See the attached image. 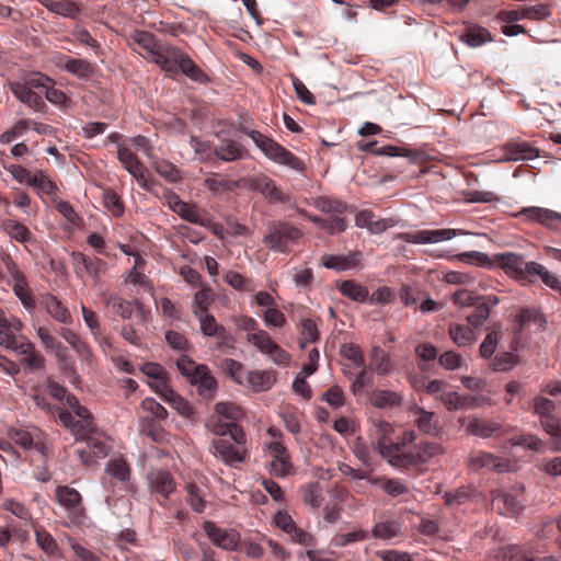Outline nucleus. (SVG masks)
I'll return each mask as SVG.
<instances>
[{
	"mask_svg": "<svg viewBox=\"0 0 561 561\" xmlns=\"http://www.w3.org/2000/svg\"><path fill=\"white\" fill-rule=\"evenodd\" d=\"M458 259L462 262L468 260L474 261L479 266H491L496 263L506 274L516 279L527 280L530 276V262H526L519 254L513 252L497 253L493 255V260L488 254L479 251H470L458 254Z\"/></svg>",
	"mask_w": 561,
	"mask_h": 561,
	"instance_id": "obj_1",
	"label": "nucleus"
},
{
	"mask_svg": "<svg viewBox=\"0 0 561 561\" xmlns=\"http://www.w3.org/2000/svg\"><path fill=\"white\" fill-rule=\"evenodd\" d=\"M243 131L253 140L256 147L260 148L267 159L296 171H301L304 169V163L299 158L294 156L289 150L273 139L256 130L243 129Z\"/></svg>",
	"mask_w": 561,
	"mask_h": 561,
	"instance_id": "obj_2",
	"label": "nucleus"
},
{
	"mask_svg": "<svg viewBox=\"0 0 561 561\" xmlns=\"http://www.w3.org/2000/svg\"><path fill=\"white\" fill-rule=\"evenodd\" d=\"M51 415H54L65 428L70 431L76 440L83 439L88 434H92L95 431L90 411L81 404L72 411V413L64 408H55L54 411L51 410Z\"/></svg>",
	"mask_w": 561,
	"mask_h": 561,
	"instance_id": "obj_3",
	"label": "nucleus"
},
{
	"mask_svg": "<svg viewBox=\"0 0 561 561\" xmlns=\"http://www.w3.org/2000/svg\"><path fill=\"white\" fill-rule=\"evenodd\" d=\"M302 237V232L286 221L268 225L263 237L264 244L276 252L287 253L290 244L296 243Z\"/></svg>",
	"mask_w": 561,
	"mask_h": 561,
	"instance_id": "obj_4",
	"label": "nucleus"
},
{
	"mask_svg": "<svg viewBox=\"0 0 561 561\" xmlns=\"http://www.w3.org/2000/svg\"><path fill=\"white\" fill-rule=\"evenodd\" d=\"M391 433L392 426L388 422L381 419H375L371 421V446L382 458L394 467V460H398L402 447L400 444H388Z\"/></svg>",
	"mask_w": 561,
	"mask_h": 561,
	"instance_id": "obj_5",
	"label": "nucleus"
},
{
	"mask_svg": "<svg viewBox=\"0 0 561 561\" xmlns=\"http://www.w3.org/2000/svg\"><path fill=\"white\" fill-rule=\"evenodd\" d=\"M8 437L21 448L35 449L44 459L53 455V448L48 443L46 434L39 428L26 431L23 428H9Z\"/></svg>",
	"mask_w": 561,
	"mask_h": 561,
	"instance_id": "obj_6",
	"label": "nucleus"
},
{
	"mask_svg": "<svg viewBox=\"0 0 561 561\" xmlns=\"http://www.w3.org/2000/svg\"><path fill=\"white\" fill-rule=\"evenodd\" d=\"M523 493L522 485L510 491H493L492 505L501 515L516 517L525 508Z\"/></svg>",
	"mask_w": 561,
	"mask_h": 561,
	"instance_id": "obj_7",
	"label": "nucleus"
},
{
	"mask_svg": "<svg viewBox=\"0 0 561 561\" xmlns=\"http://www.w3.org/2000/svg\"><path fill=\"white\" fill-rule=\"evenodd\" d=\"M445 454V448L439 443L421 442L415 451L401 450L394 467L405 468L409 466L425 463L431 459Z\"/></svg>",
	"mask_w": 561,
	"mask_h": 561,
	"instance_id": "obj_8",
	"label": "nucleus"
},
{
	"mask_svg": "<svg viewBox=\"0 0 561 561\" xmlns=\"http://www.w3.org/2000/svg\"><path fill=\"white\" fill-rule=\"evenodd\" d=\"M247 340L263 355L268 356L276 365H287L289 363V354L280 348L266 331L257 330L249 333Z\"/></svg>",
	"mask_w": 561,
	"mask_h": 561,
	"instance_id": "obj_9",
	"label": "nucleus"
},
{
	"mask_svg": "<svg viewBox=\"0 0 561 561\" xmlns=\"http://www.w3.org/2000/svg\"><path fill=\"white\" fill-rule=\"evenodd\" d=\"M70 257L73 272L79 278L88 276L96 282L107 271V263L96 256L73 251Z\"/></svg>",
	"mask_w": 561,
	"mask_h": 561,
	"instance_id": "obj_10",
	"label": "nucleus"
},
{
	"mask_svg": "<svg viewBox=\"0 0 561 561\" xmlns=\"http://www.w3.org/2000/svg\"><path fill=\"white\" fill-rule=\"evenodd\" d=\"M209 451L216 458H219L225 465L232 468H236L248 457V449L245 446L234 445L231 440L226 438L214 439L209 447Z\"/></svg>",
	"mask_w": 561,
	"mask_h": 561,
	"instance_id": "obj_11",
	"label": "nucleus"
},
{
	"mask_svg": "<svg viewBox=\"0 0 561 561\" xmlns=\"http://www.w3.org/2000/svg\"><path fill=\"white\" fill-rule=\"evenodd\" d=\"M251 190L261 193L270 203H289L290 196L283 192L275 182L265 174H257L248 180Z\"/></svg>",
	"mask_w": 561,
	"mask_h": 561,
	"instance_id": "obj_12",
	"label": "nucleus"
},
{
	"mask_svg": "<svg viewBox=\"0 0 561 561\" xmlns=\"http://www.w3.org/2000/svg\"><path fill=\"white\" fill-rule=\"evenodd\" d=\"M461 234H469V232L457 229L421 230L413 233H400L398 234V238L410 243L426 244L450 240Z\"/></svg>",
	"mask_w": 561,
	"mask_h": 561,
	"instance_id": "obj_13",
	"label": "nucleus"
},
{
	"mask_svg": "<svg viewBox=\"0 0 561 561\" xmlns=\"http://www.w3.org/2000/svg\"><path fill=\"white\" fill-rule=\"evenodd\" d=\"M203 528L211 542L220 549L233 551L240 543V535L234 529L217 527L209 520L204 522Z\"/></svg>",
	"mask_w": 561,
	"mask_h": 561,
	"instance_id": "obj_14",
	"label": "nucleus"
},
{
	"mask_svg": "<svg viewBox=\"0 0 561 561\" xmlns=\"http://www.w3.org/2000/svg\"><path fill=\"white\" fill-rule=\"evenodd\" d=\"M468 466L472 470L490 469L500 473L508 472L513 468L508 459L496 457L486 451L472 453L468 458Z\"/></svg>",
	"mask_w": 561,
	"mask_h": 561,
	"instance_id": "obj_15",
	"label": "nucleus"
},
{
	"mask_svg": "<svg viewBox=\"0 0 561 561\" xmlns=\"http://www.w3.org/2000/svg\"><path fill=\"white\" fill-rule=\"evenodd\" d=\"M414 423L424 434L436 436L440 432L439 420L434 412L426 411L424 408L414 405L411 409Z\"/></svg>",
	"mask_w": 561,
	"mask_h": 561,
	"instance_id": "obj_16",
	"label": "nucleus"
},
{
	"mask_svg": "<svg viewBox=\"0 0 561 561\" xmlns=\"http://www.w3.org/2000/svg\"><path fill=\"white\" fill-rule=\"evenodd\" d=\"M247 150L244 147L229 138L220 139L219 144L214 147V156L224 162H233L244 158Z\"/></svg>",
	"mask_w": 561,
	"mask_h": 561,
	"instance_id": "obj_17",
	"label": "nucleus"
},
{
	"mask_svg": "<svg viewBox=\"0 0 561 561\" xmlns=\"http://www.w3.org/2000/svg\"><path fill=\"white\" fill-rule=\"evenodd\" d=\"M10 87L12 93L19 101L26 104L34 111L44 112V110L46 108L44 100L39 94L34 92L30 85H27L26 83H22L21 81H16L12 82Z\"/></svg>",
	"mask_w": 561,
	"mask_h": 561,
	"instance_id": "obj_18",
	"label": "nucleus"
},
{
	"mask_svg": "<svg viewBox=\"0 0 561 561\" xmlns=\"http://www.w3.org/2000/svg\"><path fill=\"white\" fill-rule=\"evenodd\" d=\"M190 382L197 387L198 394L204 398H213L216 393L217 381L206 365H199V370Z\"/></svg>",
	"mask_w": 561,
	"mask_h": 561,
	"instance_id": "obj_19",
	"label": "nucleus"
},
{
	"mask_svg": "<svg viewBox=\"0 0 561 561\" xmlns=\"http://www.w3.org/2000/svg\"><path fill=\"white\" fill-rule=\"evenodd\" d=\"M403 396L391 390L375 389L369 394V402L373 407L382 410H390L401 405Z\"/></svg>",
	"mask_w": 561,
	"mask_h": 561,
	"instance_id": "obj_20",
	"label": "nucleus"
},
{
	"mask_svg": "<svg viewBox=\"0 0 561 561\" xmlns=\"http://www.w3.org/2000/svg\"><path fill=\"white\" fill-rule=\"evenodd\" d=\"M168 203L171 209L181 218L201 226L206 224L205 218L199 214L196 207L181 201L179 196H170Z\"/></svg>",
	"mask_w": 561,
	"mask_h": 561,
	"instance_id": "obj_21",
	"label": "nucleus"
},
{
	"mask_svg": "<svg viewBox=\"0 0 561 561\" xmlns=\"http://www.w3.org/2000/svg\"><path fill=\"white\" fill-rule=\"evenodd\" d=\"M56 497L59 504L72 515L79 516L82 513L81 495L77 490L65 485L58 486L56 489Z\"/></svg>",
	"mask_w": 561,
	"mask_h": 561,
	"instance_id": "obj_22",
	"label": "nucleus"
},
{
	"mask_svg": "<svg viewBox=\"0 0 561 561\" xmlns=\"http://www.w3.org/2000/svg\"><path fill=\"white\" fill-rule=\"evenodd\" d=\"M502 426L494 421L472 417L469 420L467 431L471 435L490 438L501 434Z\"/></svg>",
	"mask_w": 561,
	"mask_h": 561,
	"instance_id": "obj_23",
	"label": "nucleus"
},
{
	"mask_svg": "<svg viewBox=\"0 0 561 561\" xmlns=\"http://www.w3.org/2000/svg\"><path fill=\"white\" fill-rule=\"evenodd\" d=\"M148 480L150 489L165 499L175 490L173 477L168 471L152 472L148 476Z\"/></svg>",
	"mask_w": 561,
	"mask_h": 561,
	"instance_id": "obj_24",
	"label": "nucleus"
},
{
	"mask_svg": "<svg viewBox=\"0 0 561 561\" xmlns=\"http://www.w3.org/2000/svg\"><path fill=\"white\" fill-rule=\"evenodd\" d=\"M180 53L181 50L173 46L161 47L158 53L153 54L151 60L165 72H175L179 66L178 60L180 58L178 56Z\"/></svg>",
	"mask_w": 561,
	"mask_h": 561,
	"instance_id": "obj_25",
	"label": "nucleus"
},
{
	"mask_svg": "<svg viewBox=\"0 0 561 561\" xmlns=\"http://www.w3.org/2000/svg\"><path fill=\"white\" fill-rule=\"evenodd\" d=\"M529 220L551 228L552 224L561 225V214L542 207H527L522 210Z\"/></svg>",
	"mask_w": 561,
	"mask_h": 561,
	"instance_id": "obj_26",
	"label": "nucleus"
},
{
	"mask_svg": "<svg viewBox=\"0 0 561 561\" xmlns=\"http://www.w3.org/2000/svg\"><path fill=\"white\" fill-rule=\"evenodd\" d=\"M401 523L396 518L381 519L374 525L371 536L379 540H390L401 535Z\"/></svg>",
	"mask_w": 561,
	"mask_h": 561,
	"instance_id": "obj_27",
	"label": "nucleus"
},
{
	"mask_svg": "<svg viewBox=\"0 0 561 561\" xmlns=\"http://www.w3.org/2000/svg\"><path fill=\"white\" fill-rule=\"evenodd\" d=\"M117 158L123 167L137 180L144 179L145 167L133 153V151L126 147L119 146L117 149Z\"/></svg>",
	"mask_w": 561,
	"mask_h": 561,
	"instance_id": "obj_28",
	"label": "nucleus"
},
{
	"mask_svg": "<svg viewBox=\"0 0 561 561\" xmlns=\"http://www.w3.org/2000/svg\"><path fill=\"white\" fill-rule=\"evenodd\" d=\"M36 545L48 557H60L59 547L54 537L42 526L33 524Z\"/></svg>",
	"mask_w": 561,
	"mask_h": 561,
	"instance_id": "obj_29",
	"label": "nucleus"
},
{
	"mask_svg": "<svg viewBox=\"0 0 561 561\" xmlns=\"http://www.w3.org/2000/svg\"><path fill=\"white\" fill-rule=\"evenodd\" d=\"M245 380L254 391H266L276 382V374L273 370H253L247 373Z\"/></svg>",
	"mask_w": 561,
	"mask_h": 561,
	"instance_id": "obj_30",
	"label": "nucleus"
},
{
	"mask_svg": "<svg viewBox=\"0 0 561 561\" xmlns=\"http://www.w3.org/2000/svg\"><path fill=\"white\" fill-rule=\"evenodd\" d=\"M214 290L206 284H199V289L195 293L192 301V312L194 316L208 312L209 307L215 301Z\"/></svg>",
	"mask_w": 561,
	"mask_h": 561,
	"instance_id": "obj_31",
	"label": "nucleus"
},
{
	"mask_svg": "<svg viewBox=\"0 0 561 561\" xmlns=\"http://www.w3.org/2000/svg\"><path fill=\"white\" fill-rule=\"evenodd\" d=\"M11 350L24 356V364L31 369H39L44 366V357L36 351L33 343L25 341L16 343Z\"/></svg>",
	"mask_w": 561,
	"mask_h": 561,
	"instance_id": "obj_32",
	"label": "nucleus"
},
{
	"mask_svg": "<svg viewBox=\"0 0 561 561\" xmlns=\"http://www.w3.org/2000/svg\"><path fill=\"white\" fill-rule=\"evenodd\" d=\"M7 284L12 287L14 295L26 310H33L35 308L34 295L26 282L25 276H22L13 282L7 280Z\"/></svg>",
	"mask_w": 561,
	"mask_h": 561,
	"instance_id": "obj_33",
	"label": "nucleus"
},
{
	"mask_svg": "<svg viewBox=\"0 0 561 561\" xmlns=\"http://www.w3.org/2000/svg\"><path fill=\"white\" fill-rule=\"evenodd\" d=\"M460 41L463 42L469 47H479L485 43L492 41L491 33L482 27L477 25H471L466 28V31L460 35Z\"/></svg>",
	"mask_w": 561,
	"mask_h": 561,
	"instance_id": "obj_34",
	"label": "nucleus"
},
{
	"mask_svg": "<svg viewBox=\"0 0 561 561\" xmlns=\"http://www.w3.org/2000/svg\"><path fill=\"white\" fill-rule=\"evenodd\" d=\"M180 58L178 60L179 66L178 69L182 71L183 75L188 77L191 80L196 82H205L207 81V76L204 73V71L188 57L187 54L183 53L181 50L180 55L178 56Z\"/></svg>",
	"mask_w": 561,
	"mask_h": 561,
	"instance_id": "obj_35",
	"label": "nucleus"
},
{
	"mask_svg": "<svg viewBox=\"0 0 561 561\" xmlns=\"http://www.w3.org/2000/svg\"><path fill=\"white\" fill-rule=\"evenodd\" d=\"M359 262V254L351 253L348 255H324L323 265L327 268L337 271H346L357 265Z\"/></svg>",
	"mask_w": 561,
	"mask_h": 561,
	"instance_id": "obj_36",
	"label": "nucleus"
},
{
	"mask_svg": "<svg viewBox=\"0 0 561 561\" xmlns=\"http://www.w3.org/2000/svg\"><path fill=\"white\" fill-rule=\"evenodd\" d=\"M44 8L47 10L65 16V18H76L79 13V8L76 3L68 0H37Z\"/></svg>",
	"mask_w": 561,
	"mask_h": 561,
	"instance_id": "obj_37",
	"label": "nucleus"
},
{
	"mask_svg": "<svg viewBox=\"0 0 561 561\" xmlns=\"http://www.w3.org/2000/svg\"><path fill=\"white\" fill-rule=\"evenodd\" d=\"M44 305L47 312L57 321L61 323H68L71 321L69 310L61 304L57 297L47 295L44 298Z\"/></svg>",
	"mask_w": 561,
	"mask_h": 561,
	"instance_id": "obj_38",
	"label": "nucleus"
},
{
	"mask_svg": "<svg viewBox=\"0 0 561 561\" xmlns=\"http://www.w3.org/2000/svg\"><path fill=\"white\" fill-rule=\"evenodd\" d=\"M540 426L551 437L552 449L561 451V425L554 414L539 420Z\"/></svg>",
	"mask_w": 561,
	"mask_h": 561,
	"instance_id": "obj_39",
	"label": "nucleus"
},
{
	"mask_svg": "<svg viewBox=\"0 0 561 561\" xmlns=\"http://www.w3.org/2000/svg\"><path fill=\"white\" fill-rule=\"evenodd\" d=\"M302 502L312 510H318L323 501V490L318 482H311L301 489Z\"/></svg>",
	"mask_w": 561,
	"mask_h": 561,
	"instance_id": "obj_40",
	"label": "nucleus"
},
{
	"mask_svg": "<svg viewBox=\"0 0 561 561\" xmlns=\"http://www.w3.org/2000/svg\"><path fill=\"white\" fill-rule=\"evenodd\" d=\"M448 331L453 342L460 347L469 346L476 340L472 329L465 324L453 323L449 325Z\"/></svg>",
	"mask_w": 561,
	"mask_h": 561,
	"instance_id": "obj_41",
	"label": "nucleus"
},
{
	"mask_svg": "<svg viewBox=\"0 0 561 561\" xmlns=\"http://www.w3.org/2000/svg\"><path fill=\"white\" fill-rule=\"evenodd\" d=\"M339 290L343 296L356 302H365L368 298V289L353 280L342 282L339 285Z\"/></svg>",
	"mask_w": 561,
	"mask_h": 561,
	"instance_id": "obj_42",
	"label": "nucleus"
},
{
	"mask_svg": "<svg viewBox=\"0 0 561 561\" xmlns=\"http://www.w3.org/2000/svg\"><path fill=\"white\" fill-rule=\"evenodd\" d=\"M370 358L378 375L387 376L392 373L393 365L391 359L379 346L371 347Z\"/></svg>",
	"mask_w": 561,
	"mask_h": 561,
	"instance_id": "obj_43",
	"label": "nucleus"
},
{
	"mask_svg": "<svg viewBox=\"0 0 561 561\" xmlns=\"http://www.w3.org/2000/svg\"><path fill=\"white\" fill-rule=\"evenodd\" d=\"M1 228L11 239L18 242L25 243L31 239L30 230L16 220L8 219L2 222Z\"/></svg>",
	"mask_w": 561,
	"mask_h": 561,
	"instance_id": "obj_44",
	"label": "nucleus"
},
{
	"mask_svg": "<svg viewBox=\"0 0 561 561\" xmlns=\"http://www.w3.org/2000/svg\"><path fill=\"white\" fill-rule=\"evenodd\" d=\"M528 404L531 407L534 414L539 416V420L554 414L557 405L554 401L543 396H535Z\"/></svg>",
	"mask_w": 561,
	"mask_h": 561,
	"instance_id": "obj_45",
	"label": "nucleus"
},
{
	"mask_svg": "<svg viewBox=\"0 0 561 561\" xmlns=\"http://www.w3.org/2000/svg\"><path fill=\"white\" fill-rule=\"evenodd\" d=\"M448 411L470 409L473 407L471 398H462L458 392L446 390L439 400Z\"/></svg>",
	"mask_w": 561,
	"mask_h": 561,
	"instance_id": "obj_46",
	"label": "nucleus"
},
{
	"mask_svg": "<svg viewBox=\"0 0 561 561\" xmlns=\"http://www.w3.org/2000/svg\"><path fill=\"white\" fill-rule=\"evenodd\" d=\"M105 472L119 482H127L130 476L129 466L122 458L110 460L105 467Z\"/></svg>",
	"mask_w": 561,
	"mask_h": 561,
	"instance_id": "obj_47",
	"label": "nucleus"
},
{
	"mask_svg": "<svg viewBox=\"0 0 561 561\" xmlns=\"http://www.w3.org/2000/svg\"><path fill=\"white\" fill-rule=\"evenodd\" d=\"M530 279L534 276H539L541 280L552 289L561 290V280L554 274H551L543 265L537 262H530Z\"/></svg>",
	"mask_w": 561,
	"mask_h": 561,
	"instance_id": "obj_48",
	"label": "nucleus"
},
{
	"mask_svg": "<svg viewBox=\"0 0 561 561\" xmlns=\"http://www.w3.org/2000/svg\"><path fill=\"white\" fill-rule=\"evenodd\" d=\"M1 507L14 515L16 518L23 520L25 524H34L31 511L22 502L14 499H7L1 504Z\"/></svg>",
	"mask_w": 561,
	"mask_h": 561,
	"instance_id": "obj_49",
	"label": "nucleus"
},
{
	"mask_svg": "<svg viewBox=\"0 0 561 561\" xmlns=\"http://www.w3.org/2000/svg\"><path fill=\"white\" fill-rule=\"evenodd\" d=\"M139 432L157 443L163 442L167 436L165 431L148 416L140 417Z\"/></svg>",
	"mask_w": 561,
	"mask_h": 561,
	"instance_id": "obj_50",
	"label": "nucleus"
},
{
	"mask_svg": "<svg viewBox=\"0 0 561 561\" xmlns=\"http://www.w3.org/2000/svg\"><path fill=\"white\" fill-rule=\"evenodd\" d=\"M104 302L107 307H111L113 311L119 314L123 319H129L133 314V304L117 295H110L105 297Z\"/></svg>",
	"mask_w": 561,
	"mask_h": 561,
	"instance_id": "obj_51",
	"label": "nucleus"
},
{
	"mask_svg": "<svg viewBox=\"0 0 561 561\" xmlns=\"http://www.w3.org/2000/svg\"><path fill=\"white\" fill-rule=\"evenodd\" d=\"M311 204L320 211L331 215H342L346 209L341 201L325 196L314 198Z\"/></svg>",
	"mask_w": 561,
	"mask_h": 561,
	"instance_id": "obj_52",
	"label": "nucleus"
},
{
	"mask_svg": "<svg viewBox=\"0 0 561 561\" xmlns=\"http://www.w3.org/2000/svg\"><path fill=\"white\" fill-rule=\"evenodd\" d=\"M414 388L432 396L435 400H440L445 391L448 389V383L444 380L435 379L428 382H414Z\"/></svg>",
	"mask_w": 561,
	"mask_h": 561,
	"instance_id": "obj_53",
	"label": "nucleus"
},
{
	"mask_svg": "<svg viewBox=\"0 0 561 561\" xmlns=\"http://www.w3.org/2000/svg\"><path fill=\"white\" fill-rule=\"evenodd\" d=\"M133 41L142 47L150 56V58H153V54L158 53L161 48L154 38V36L145 31H135L131 35Z\"/></svg>",
	"mask_w": 561,
	"mask_h": 561,
	"instance_id": "obj_54",
	"label": "nucleus"
},
{
	"mask_svg": "<svg viewBox=\"0 0 561 561\" xmlns=\"http://www.w3.org/2000/svg\"><path fill=\"white\" fill-rule=\"evenodd\" d=\"M300 330V346L304 348L307 343H314L318 340L319 331L316 323L309 319L304 318L299 324Z\"/></svg>",
	"mask_w": 561,
	"mask_h": 561,
	"instance_id": "obj_55",
	"label": "nucleus"
},
{
	"mask_svg": "<svg viewBox=\"0 0 561 561\" xmlns=\"http://www.w3.org/2000/svg\"><path fill=\"white\" fill-rule=\"evenodd\" d=\"M174 410L178 411V413L185 417V419H193L194 417V409L193 407L180 394H178L175 391L169 396V398L165 400Z\"/></svg>",
	"mask_w": 561,
	"mask_h": 561,
	"instance_id": "obj_56",
	"label": "nucleus"
},
{
	"mask_svg": "<svg viewBox=\"0 0 561 561\" xmlns=\"http://www.w3.org/2000/svg\"><path fill=\"white\" fill-rule=\"evenodd\" d=\"M141 409L149 414V420H152L153 422L156 420L163 421L168 417V411L165 408L152 398L144 399L141 402Z\"/></svg>",
	"mask_w": 561,
	"mask_h": 561,
	"instance_id": "obj_57",
	"label": "nucleus"
},
{
	"mask_svg": "<svg viewBox=\"0 0 561 561\" xmlns=\"http://www.w3.org/2000/svg\"><path fill=\"white\" fill-rule=\"evenodd\" d=\"M199 322V329L203 335L213 337L222 328L215 317L209 312L195 316Z\"/></svg>",
	"mask_w": 561,
	"mask_h": 561,
	"instance_id": "obj_58",
	"label": "nucleus"
},
{
	"mask_svg": "<svg viewBox=\"0 0 561 561\" xmlns=\"http://www.w3.org/2000/svg\"><path fill=\"white\" fill-rule=\"evenodd\" d=\"M65 69L79 78H89L93 72L92 65L84 59H69Z\"/></svg>",
	"mask_w": 561,
	"mask_h": 561,
	"instance_id": "obj_59",
	"label": "nucleus"
},
{
	"mask_svg": "<svg viewBox=\"0 0 561 561\" xmlns=\"http://www.w3.org/2000/svg\"><path fill=\"white\" fill-rule=\"evenodd\" d=\"M28 184L38 190L39 193L50 195L57 188L56 185L43 172L32 173Z\"/></svg>",
	"mask_w": 561,
	"mask_h": 561,
	"instance_id": "obj_60",
	"label": "nucleus"
},
{
	"mask_svg": "<svg viewBox=\"0 0 561 561\" xmlns=\"http://www.w3.org/2000/svg\"><path fill=\"white\" fill-rule=\"evenodd\" d=\"M369 537L368 531L357 529L351 533L337 534L333 537V543L335 547H345L353 542L364 541Z\"/></svg>",
	"mask_w": 561,
	"mask_h": 561,
	"instance_id": "obj_61",
	"label": "nucleus"
},
{
	"mask_svg": "<svg viewBox=\"0 0 561 561\" xmlns=\"http://www.w3.org/2000/svg\"><path fill=\"white\" fill-rule=\"evenodd\" d=\"M221 367L237 383H243L247 374L241 363L232 358H226L222 360Z\"/></svg>",
	"mask_w": 561,
	"mask_h": 561,
	"instance_id": "obj_62",
	"label": "nucleus"
},
{
	"mask_svg": "<svg viewBox=\"0 0 561 561\" xmlns=\"http://www.w3.org/2000/svg\"><path fill=\"white\" fill-rule=\"evenodd\" d=\"M268 471L278 478L290 474L293 472V465L289 461V456L272 459L268 465Z\"/></svg>",
	"mask_w": 561,
	"mask_h": 561,
	"instance_id": "obj_63",
	"label": "nucleus"
},
{
	"mask_svg": "<svg viewBox=\"0 0 561 561\" xmlns=\"http://www.w3.org/2000/svg\"><path fill=\"white\" fill-rule=\"evenodd\" d=\"M103 205L108 211L112 213L113 216L119 217L124 213V206L121 198L112 190L104 191Z\"/></svg>",
	"mask_w": 561,
	"mask_h": 561,
	"instance_id": "obj_64",
	"label": "nucleus"
}]
</instances>
